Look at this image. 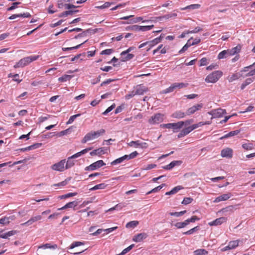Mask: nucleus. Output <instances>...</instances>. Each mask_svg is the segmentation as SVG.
Returning a JSON list of instances; mask_svg holds the SVG:
<instances>
[{
  "label": "nucleus",
  "mask_w": 255,
  "mask_h": 255,
  "mask_svg": "<svg viewBox=\"0 0 255 255\" xmlns=\"http://www.w3.org/2000/svg\"><path fill=\"white\" fill-rule=\"evenodd\" d=\"M183 127V123L182 121H180L176 123H173L172 129H173V132H177L179 129Z\"/></svg>",
  "instance_id": "412c9836"
},
{
  "label": "nucleus",
  "mask_w": 255,
  "mask_h": 255,
  "mask_svg": "<svg viewBox=\"0 0 255 255\" xmlns=\"http://www.w3.org/2000/svg\"><path fill=\"white\" fill-rule=\"evenodd\" d=\"M163 117L164 115L160 113L155 114L148 120V123L152 125L158 124L163 121Z\"/></svg>",
  "instance_id": "7ed1b4c3"
},
{
  "label": "nucleus",
  "mask_w": 255,
  "mask_h": 255,
  "mask_svg": "<svg viewBox=\"0 0 255 255\" xmlns=\"http://www.w3.org/2000/svg\"><path fill=\"white\" fill-rule=\"evenodd\" d=\"M162 38V37L161 35H160L159 37H157L151 41H147L148 48L147 49V51H148L152 47L159 43L161 41Z\"/></svg>",
  "instance_id": "dca6fc26"
},
{
  "label": "nucleus",
  "mask_w": 255,
  "mask_h": 255,
  "mask_svg": "<svg viewBox=\"0 0 255 255\" xmlns=\"http://www.w3.org/2000/svg\"><path fill=\"white\" fill-rule=\"evenodd\" d=\"M106 164L102 160H100L94 162L85 168V170L93 171L98 169L102 166L105 165Z\"/></svg>",
  "instance_id": "39448f33"
},
{
  "label": "nucleus",
  "mask_w": 255,
  "mask_h": 255,
  "mask_svg": "<svg viewBox=\"0 0 255 255\" xmlns=\"http://www.w3.org/2000/svg\"><path fill=\"white\" fill-rule=\"evenodd\" d=\"M77 195V192L68 193L67 194H66L60 196L59 197V198L60 199H65V198H69V197H71L75 196H76Z\"/></svg>",
  "instance_id": "a18cd8bd"
},
{
  "label": "nucleus",
  "mask_w": 255,
  "mask_h": 255,
  "mask_svg": "<svg viewBox=\"0 0 255 255\" xmlns=\"http://www.w3.org/2000/svg\"><path fill=\"white\" fill-rule=\"evenodd\" d=\"M78 205V202L77 201H72L68 203H67L65 205H64L63 207L58 209V210H61L66 209L67 208H74L75 207H76Z\"/></svg>",
  "instance_id": "a211bd4d"
},
{
  "label": "nucleus",
  "mask_w": 255,
  "mask_h": 255,
  "mask_svg": "<svg viewBox=\"0 0 255 255\" xmlns=\"http://www.w3.org/2000/svg\"><path fill=\"white\" fill-rule=\"evenodd\" d=\"M128 145L129 146H133L135 148H137L139 147V140L131 141L130 142L128 143Z\"/></svg>",
  "instance_id": "13d9d810"
},
{
  "label": "nucleus",
  "mask_w": 255,
  "mask_h": 255,
  "mask_svg": "<svg viewBox=\"0 0 255 255\" xmlns=\"http://www.w3.org/2000/svg\"><path fill=\"white\" fill-rule=\"evenodd\" d=\"M233 150L230 148H226L222 150L221 155L223 157L232 158L233 156Z\"/></svg>",
  "instance_id": "6e6552de"
},
{
  "label": "nucleus",
  "mask_w": 255,
  "mask_h": 255,
  "mask_svg": "<svg viewBox=\"0 0 255 255\" xmlns=\"http://www.w3.org/2000/svg\"><path fill=\"white\" fill-rule=\"evenodd\" d=\"M125 207V205L123 203L117 204L115 207L110 208L109 211H113L114 210H120Z\"/></svg>",
  "instance_id": "8fccbe9b"
},
{
  "label": "nucleus",
  "mask_w": 255,
  "mask_h": 255,
  "mask_svg": "<svg viewBox=\"0 0 255 255\" xmlns=\"http://www.w3.org/2000/svg\"><path fill=\"white\" fill-rule=\"evenodd\" d=\"M203 107L202 103L198 104L188 109L186 111L187 115L189 116L194 114L196 111L200 110Z\"/></svg>",
  "instance_id": "0eeeda50"
},
{
  "label": "nucleus",
  "mask_w": 255,
  "mask_h": 255,
  "mask_svg": "<svg viewBox=\"0 0 255 255\" xmlns=\"http://www.w3.org/2000/svg\"><path fill=\"white\" fill-rule=\"evenodd\" d=\"M72 77L73 76L72 75L65 74L59 77L58 80L60 82H64L70 80Z\"/></svg>",
  "instance_id": "c756f323"
},
{
  "label": "nucleus",
  "mask_w": 255,
  "mask_h": 255,
  "mask_svg": "<svg viewBox=\"0 0 255 255\" xmlns=\"http://www.w3.org/2000/svg\"><path fill=\"white\" fill-rule=\"evenodd\" d=\"M153 26H154L153 25H147V26H139V31H148V30L151 29L153 27Z\"/></svg>",
  "instance_id": "09e8293b"
},
{
  "label": "nucleus",
  "mask_w": 255,
  "mask_h": 255,
  "mask_svg": "<svg viewBox=\"0 0 255 255\" xmlns=\"http://www.w3.org/2000/svg\"><path fill=\"white\" fill-rule=\"evenodd\" d=\"M138 224V222L137 221H132L126 224L127 228H134Z\"/></svg>",
  "instance_id": "de8ad7c7"
},
{
  "label": "nucleus",
  "mask_w": 255,
  "mask_h": 255,
  "mask_svg": "<svg viewBox=\"0 0 255 255\" xmlns=\"http://www.w3.org/2000/svg\"><path fill=\"white\" fill-rule=\"evenodd\" d=\"M193 199L190 197L184 198L182 202V204L184 205H187L191 203L193 201Z\"/></svg>",
  "instance_id": "4d7b16f0"
},
{
  "label": "nucleus",
  "mask_w": 255,
  "mask_h": 255,
  "mask_svg": "<svg viewBox=\"0 0 255 255\" xmlns=\"http://www.w3.org/2000/svg\"><path fill=\"white\" fill-rule=\"evenodd\" d=\"M41 218H42V217L40 215L33 217L31 218L27 222L21 224V226H29V225L32 224L34 222L41 220Z\"/></svg>",
  "instance_id": "4468645a"
},
{
  "label": "nucleus",
  "mask_w": 255,
  "mask_h": 255,
  "mask_svg": "<svg viewBox=\"0 0 255 255\" xmlns=\"http://www.w3.org/2000/svg\"><path fill=\"white\" fill-rule=\"evenodd\" d=\"M254 81V78H248L247 79L245 82L243 83L242 85H241V88L242 90H243L245 88V87L249 85L250 84H251L252 82H253Z\"/></svg>",
  "instance_id": "a19ab883"
},
{
  "label": "nucleus",
  "mask_w": 255,
  "mask_h": 255,
  "mask_svg": "<svg viewBox=\"0 0 255 255\" xmlns=\"http://www.w3.org/2000/svg\"><path fill=\"white\" fill-rule=\"evenodd\" d=\"M107 187V185L104 183L97 184L90 189V191H94L98 189H104Z\"/></svg>",
  "instance_id": "7c9ffc66"
},
{
  "label": "nucleus",
  "mask_w": 255,
  "mask_h": 255,
  "mask_svg": "<svg viewBox=\"0 0 255 255\" xmlns=\"http://www.w3.org/2000/svg\"><path fill=\"white\" fill-rule=\"evenodd\" d=\"M193 39V37H191L187 41V43L182 47V48L179 51V53H182L187 50L188 47L191 46V41Z\"/></svg>",
  "instance_id": "473e14b6"
},
{
  "label": "nucleus",
  "mask_w": 255,
  "mask_h": 255,
  "mask_svg": "<svg viewBox=\"0 0 255 255\" xmlns=\"http://www.w3.org/2000/svg\"><path fill=\"white\" fill-rule=\"evenodd\" d=\"M94 139H95V138L93 134V132H92V131H90L85 135V136L82 139L81 142L82 143H85L87 141Z\"/></svg>",
  "instance_id": "f3484780"
},
{
  "label": "nucleus",
  "mask_w": 255,
  "mask_h": 255,
  "mask_svg": "<svg viewBox=\"0 0 255 255\" xmlns=\"http://www.w3.org/2000/svg\"><path fill=\"white\" fill-rule=\"evenodd\" d=\"M200 230V227L198 226H196L195 227L189 230V231L184 232L183 234L184 235H191L194 233L199 231Z\"/></svg>",
  "instance_id": "79ce46f5"
},
{
  "label": "nucleus",
  "mask_w": 255,
  "mask_h": 255,
  "mask_svg": "<svg viewBox=\"0 0 255 255\" xmlns=\"http://www.w3.org/2000/svg\"><path fill=\"white\" fill-rule=\"evenodd\" d=\"M38 58V55H32L26 57H24L20 59L16 64L14 65L13 67L14 68L23 67L29 64L32 61L37 60Z\"/></svg>",
  "instance_id": "f257e3e1"
},
{
  "label": "nucleus",
  "mask_w": 255,
  "mask_h": 255,
  "mask_svg": "<svg viewBox=\"0 0 255 255\" xmlns=\"http://www.w3.org/2000/svg\"><path fill=\"white\" fill-rule=\"evenodd\" d=\"M57 248V245L56 244H54L53 245H51L50 244H46L44 245H42L41 246H39V249H55Z\"/></svg>",
  "instance_id": "72a5a7b5"
},
{
  "label": "nucleus",
  "mask_w": 255,
  "mask_h": 255,
  "mask_svg": "<svg viewBox=\"0 0 255 255\" xmlns=\"http://www.w3.org/2000/svg\"><path fill=\"white\" fill-rule=\"evenodd\" d=\"M232 196V194L231 193H228L227 194H224L219 196L214 201V203H218L222 201H226L229 199Z\"/></svg>",
  "instance_id": "ddd939ff"
},
{
  "label": "nucleus",
  "mask_w": 255,
  "mask_h": 255,
  "mask_svg": "<svg viewBox=\"0 0 255 255\" xmlns=\"http://www.w3.org/2000/svg\"><path fill=\"white\" fill-rule=\"evenodd\" d=\"M226 113V110L221 108L213 110L209 112V114L212 115L214 118L221 117Z\"/></svg>",
  "instance_id": "423d86ee"
},
{
  "label": "nucleus",
  "mask_w": 255,
  "mask_h": 255,
  "mask_svg": "<svg viewBox=\"0 0 255 255\" xmlns=\"http://www.w3.org/2000/svg\"><path fill=\"white\" fill-rule=\"evenodd\" d=\"M241 49V46L238 45L231 49H228V50L229 52V55H230V56H232L237 53H238L240 51Z\"/></svg>",
  "instance_id": "5701e85b"
},
{
  "label": "nucleus",
  "mask_w": 255,
  "mask_h": 255,
  "mask_svg": "<svg viewBox=\"0 0 255 255\" xmlns=\"http://www.w3.org/2000/svg\"><path fill=\"white\" fill-rule=\"evenodd\" d=\"M240 132V130H235L234 131H230L228 133L225 134L223 136L221 137L220 138V139H222L224 138H227L231 136H233L234 135H237Z\"/></svg>",
  "instance_id": "c85d7f7f"
},
{
  "label": "nucleus",
  "mask_w": 255,
  "mask_h": 255,
  "mask_svg": "<svg viewBox=\"0 0 255 255\" xmlns=\"http://www.w3.org/2000/svg\"><path fill=\"white\" fill-rule=\"evenodd\" d=\"M138 154V152L136 151H135L132 153H131L129 155H126L127 157V160H129L131 159H133L135 158Z\"/></svg>",
  "instance_id": "6e6d98bb"
},
{
  "label": "nucleus",
  "mask_w": 255,
  "mask_h": 255,
  "mask_svg": "<svg viewBox=\"0 0 255 255\" xmlns=\"http://www.w3.org/2000/svg\"><path fill=\"white\" fill-rule=\"evenodd\" d=\"M189 224L188 223V221L187 220H185L184 222H177L176 223L174 226L178 229H181V228H184L185 227H186L187 225H188Z\"/></svg>",
  "instance_id": "2f4dec72"
},
{
  "label": "nucleus",
  "mask_w": 255,
  "mask_h": 255,
  "mask_svg": "<svg viewBox=\"0 0 255 255\" xmlns=\"http://www.w3.org/2000/svg\"><path fill=\"white\" fill-rule=\"evenodd\" d=\"M175 90V87L174 86V84L171 85L170 87H169L168 88L164 90V93H168L172 92Z\"/></svg>",
  "instance_id": "680f3d73"
},
{
  "label": "nucleus",
  "mask_w": 255,
  "mask_h": 255,
  "mask_svg": "<svg viewBox=\"0 0 255 255\" xmlns=\"http://www.w3.org/2000/svg\"><path fill=\"white\" fill-rule=\"evenodd\" d=\"M229 56H231L230 55H229V52L228 50H223L219 53L218 55V58L219 59H222L224 58H226Z\"/></svg>",
  "instance_id": "393cba45"
},
{
  "label": "nucleus",
  "mask_w": 255,
  "mask_h": 255,
  "mask_svg": "<svg viewBox=\"0 0 255 255\" xmlns=\"http://www.w3.org/2000/svg\"><path fill=\"white\" fill-rule=\"evenodd\" d=\"M92 149V147H88V148H85L82 150H81V151L80 152H78L74 154H73V155H72V157L73 158H78L80 156H81V155L86 153L87 152H88L89 151L91 150V149Z\"/></svg>",
  "instance_id": "aec40b11"
},
{
  "label": "nucleus",
  "mask_w": 255,
  "mask_h": 255,
  "mask_svg": "<svg viewBox=\"0 0 255 255\" xmlns=\"http://www.w3.org/2000/svg\"><path fill=\"white\" fill-rule=\"evenodd\" d=\"M135 95H136L135 93V92L133 90V91L129 92L128 94L126 95L125 96V98L127 100H129L130 98H131L132 97H133V96H134Z\"/></svg>",
  "instance_id": "774afa93"
},
{
  "label": "nucleus",
  "mask_w": 255,
  "mask_h": 255,
  "mask_svg": "<svg viewBox=\"0 0 255 255\" xmlns=\"http://www.w3.org/2000/svg\"><path fill=\"white\" fill-rule=\"evenodd\" d=\"M17 233L16 231L12 230L3 234L0 235V237L2 239H7L9 237L12 236Z\"/></svg>",
  "instance_id": "bb28decb"
},
{
  "label": "nucleus",
  "mask_w": 255,
  "mask_h": 255,
  "mask_svg": "<svg viewBox=\"0 0 255 255\" xmlns=\"http://www.w3.org/2000/svg\"><path fill=\"white\" fill-rule=\"evenodd\" d=\"M200 7L199 4H193L181 8V10L198 9Z\"/></svg>",
  "instance_id": "ea45409f"
},
{
  "label": "nucleus",
  "mask_w": 255,
  "mask_h": 255,
  "mask_svg": "<svg viewBox=\"0 0 255 255\" xmlns=\"http://www.w3.org/2000/svg\"><path fill=\"white\" fill-rule=\"evenodd\" d=\"M191 131L190 130L189 127L186 128L181 131V132L178 135V137L180 138L183 136H184L188 134L189 133H190Z\"/></svg>",
  "instance_id": "cd10ccee"
},
{
  "label": "nucleus",
  "mask_w": 255,
  "mask_h": 255,
  "mask_svg": "<svg viewBox=\"0 0 255 255\" xmlns=\"http://www.w3.org/2000/svg\"><path fill=\"white\" fill-rule=\"evenodd\" d=\"M177 16V14L175 12H170L169 13H168L167 14L164 15L163 16V18L165 19H168L170 18H173Z\"/></svg>",
  "instance_id": "052dcab7"
},
{
  "label": "nucleus",
  "mask_w": 255,
  "mask_h": 255,
  "mask_svg": "<svg viewBox=\"0 0 255 255\" xmlns=\"http://www.w3.org/2000/svg\"><path fill=\"white\" fill-rule=\"evenodd\" d=\"M182 162L181 160H174L172 161L170 164L164 166L162 168L165 170H171L175 166H179L182 164Z\"/></svg>",
  "instance_id": "f8f14e48"
},
{
  "label": "nucleus",
  "mask_w": 255,
  "mask_h": 255,
  "mask_svg": "<svg viewBox=\"0 0 255 255\" xmlns=\"http://www.w3.org/2000/svg\"><path fill=\"white\" fill-rule=\"evenodd\" d=\"M113 52V50L112 49H107L106 50H103L100 54L101 55H110Z\"/></svg>",
  "instance_id": "69168bd1"
},
{
  "label": "nucleus",
  "mask_w": 255,
  "mask_h": 255,
  "mask_svg": "<svg viewBox=\"0 0 255 255\" xmlns=\"http://www.w3.org/2000/svg\"><path fill=\"white\" fill-rule=\"evenodd\" d=\"M195 255H207L208 251L203 249H197L194 252Z\"/></svg>",
  "instance_id": "4c0bfd02"
},
{
  "label": "nucleus",
  "mask_w": 255,
  "mask_h": 255,
  "mask_svg": "<svg viewBox=\"0 0 255 255\" xmlns=\"http://www.w3.org/2000/svg\"><path fill=\"white\" fill-rule=\"evenodd\" d=\"M227 221V218L225 217H220L219 218L216 219L215 220L209 222L208 223V225L210 226H218L226 222Z\"/></svg>",
  "instance_id": "9b49d317"
},
{
  "label": "nucleus",
  "mask_w": 255,
  "mask_h": 255,
  "mask_svg": "<svg viewBox=\"0 0 255 255\" xmlns=\"http://www.w3.org/2000/svg\"><path fill=\"white\" fill-rule=\"evenodd\" d=\"M92 132H93V134L95 137V138L98 137L99 136H100L101 135L104 134L105 132V130L104 129H101L100 130H97V131H91Z\"/></svg>",
  "instance_id": "c03bdc74"
},
{
  "label": "nucleus",
  "mask_w": 255,
  "mask_h": 255,
  "mask_svg": "<svg viewBox=\"0 0 255 255\" xmlns=\"http://www.w3.org/2000/svg\"><path fill=\"white\" fill-rule=\"evenodd\" d=\"M74 159L72 156L69 157L67 158V161L65 164V169H67L72 167L75 164L74 161L72 160Z\"/></svg>",
  "instance_id": "a878e982"
},
{
  "label": "nucleus",
  "mask_w": 255,
  "mask_h": 255,
  "mask_svg": "<svg viewBox=\"0 0 255 255\" xmlns=\"http://www.w3.org/2000/svg\"><path fill=\"white\" fill-rule=\"evenodd\" d=\"M183 189V187L182 186H177L173 188L171 191L169 192H167L165 193L166 195H173L177 192H178L179 190Z\"/></svg>",
  "instance_id": "b1692460"
},
{
  "label": "nucleus",
  "mask_w": 255,
  "mask_h": 255,
  "mask_svg": "<svg viewBox=\"0 0 255 255\" xmlns=\"http://www.w3.org/2000/svg\"><path fill=\"white\" fill-rule=\"evenodd\" d=\"M116 107V105L115 104H113L110 107L108 108L103 113V115H106L109 112H110L112 110H113Z\"/></svg>",
  "instance_id": "0e129e2a"
},
{
  "label": "nucleus",
  "mask_w": 255,
  "mask_h": 255,
  "mask_svg": "<svg viewBox=\"0 0 255 255\" xmlns=\"http://www.w3.org/2000/svg\"><path fill=\"white\" fill-rule=\"evenodd\" d=\"M186 115V112L184 113L183 112L178 111L174 113L172 115V117L176 119H181L185 117Z\"/></svg>",
  "instance_id": "4be33fe9"
},
{
  "label": "nucleus",
  "mask_w": 255,
  "mask_h": 255,
  "mask_svg": "<svg viewBox=\"0 0 255 255\" xmlns=\"http://www.w3.org/2000/svg\"><path fill=\"white\" fill-rule=\"evenodd\" d=\"M84 245V243L81 242H75L73 243L70 246V249H72L76 247L80 246L81 245Z\"/></svg>",
  "instance_id": "e2e57ef3"
},
{
  "label": "nucleus",
  "mask_w": 255,
  "mask_h": 255,
  "mask_svg": "<svg viewBox=\"0 0 255 255\" xmlns=\"http://www.w3.org/2000/svg\"><path fill=\"white\" fill-rule=\"evenodd\" d=\"M222 75L223 72L221 71H214L206 77L205 81L208 83H216Z\"/></svg>",
  "instance_id": "f03ea898"
},
{
  "label": "nucleus",
  "mask_w": 255,
  "mask_h": 255,
  "mask_svg": "<svg viewBox=\"0 0 255 255\" xmlns=\"http://www.w3.org/2000/svg\"><path fill=\"white\" fill-rule=\"evenodd\" d=\"M174 86L175 87V89H182L184 88H186L188 86V83H174Z\"/></svg>",
  "instance_id": "e433bc0d"
},
{
  "label": "nucleus",
  "mask_w": 255,
  "mask_h": 255,
  "mask_svg": "<svg viewBox=\"0 0 255 255\" xmlns=\"http://www.w3.org/2000/svg\"><path fill=\"white\" fill-rule=\"evenodd\" d=\"M122 61H127L132 59L134 57V55L129 53H128V54H126V55L124 56H122Z\"/></svg>",
  "instance_id": "49530a36"
},
{
  "label": "nucleus",
  "mask_w": 255,
  "mask_h": 255,
  "mask_svg": "<svg viewBox=\"0 0 255 255\" xmlns=\"http://www.w3.org/2000/svg\"><path fill=\"white\" fill-rule=\"evenodd\" d=\"M241 76L242 75L239 73H235L229 77L228 80L230 82H232L236 80L239 79Z\"/></svg>",
  "instance_id": "f704fd0d"
},
{
  "label": "nucleus",
  "mask_w": 255,
  "mask_h": 255,
  "mask_svg": "<svg viewBox=\"0 0 255 255\" xmlns=\"http://www.w3.org/2000/svg\"><path fill=\"white\" fill-rule=\"evenodd\" d=\"M134 91L136 95H141L147 91V88L142 85H139L134 87Z\"/></svg>",
  "instance_id": "9d476101"
},
{
  "label": "nucleus",
  "mask_w": 255,
  "mask_h": 255,
  "mask_svg": "<svg viewBox=\"0 0 255 255\" xmlns=\"http://www.w3.org/2000/svg\"><path fill=\"white\" fill-rule=\"evenodd\" d=\"M105 153V148L104 147L99 148L98 149H95L90 153L91 156L98 155L100 156Z\"/></svg>",
  "instance_id": "6ab92c4d"
},
{
  "label": "nucleus",
  "mask_w": 255,
  "mask_h": 255,
  "mask_svg": "<svg viewBox=\"0 0 255 255\" xmlns=\"http://www.w3.org/2000/svg\"><path fill=\"white\" fill-rule=\"evenodd\" d=\"M239 241L238 240L232 241H230L228 245L230 249L232 250L235 249L239 246Z\"/></svg>",
  "instance_id": "37998d69"
},
{
  "label": "nucleus",
  "mask_w": 255,
  "mask_h": 255,
  "mask_svg": "<svg viewBox=\"0 0 255 255\" xmlns=\"http://www.w3.org/2000/svg\"><path fill=\"white\" fill-rule=\"evenodd\" d=\"M86 42H87V40H86L82 43L77 45V46L71 47H66V48L63 47L62 49L63 51H66L72 50H74V49H77L79 48L84 43H86Z\"/></svg>",
  "instance_id": "58836bf2"
},
{
  "label": "nucleus",
  "mask_w": 255,
  "mask_h": 255,
  "mask_svg": "<svg viewBox=\"0 0 255 255\" xmlns=\"http://www.w3.org/2000/svg\"><path fill=\"white\" fill-rule=\"evenodd\" d=\"M80 116H81V114H78L74 115L73 116H71L70 117L69 120L67 122V124L69 125V124H72L76 118H78V117H80Z\"/></svg>",
  "instance_id": "864d4df0"
},
{
  "label": "nucleus",
  "mask_w": 255,
  "mask_h": 255,
  "mask_svg": "<svg viewBox=\"0 0 255 255\" xmlns=\"http://www.w3.org/2000/svg\"><path fill=\"white\" fill-rule=\"evenodd\" d=\"M10 218L4 217L0 219V224L2 225H8L9 223Z\"/></svg>",
  "instance_id": "5fc2aeb1"
},
{
  "label": "nucleus",
  "mask_w": 255,
  "mask_h": 255,
  "mask_svg": "<svg viewBox=\"0 0 255 255\" xmlns=\"http://www.w3.org/2000/svg\"><path fill=\"white\" fill-rule=\"evenodd\" d=\"M66 0H58V7L59 8H63V6H64L65 8L67 9H70L72 8H77L79 6H76L72 4L66 3L64 4L63 3Z\"/></svg>",
  "instance_id": "1a4fd4ad"
},
{
  "label": "nucleus",
  "mask_w": 255,
  "mask_h": 255,
  "mask_svg": "<svg viewBox=\"0 0 255 255\" xmlns=\"http://www.w3.org/2000/svg\"><path fill=\"white\" fill-rule=\"evenodd\" d=\"M186 212V210L182 211L179 212H170L169 214L171 216H173L175 217H180L183 215Z\"/></svg>",
  "instance_id": "603ef678"
},
{
  "label": "nucleus",
  "mask_w": 255,
  "mask_h": 255,
  "mask_svg": "<svg viewBox=\"0 0 255 255\" xmlns=\"http://www.w3.org/2000/svg\"><path fill=\"white\" fill-rule=\"evenodd\" d=\"M147 237V235L146 234L144 233H140L134 236L132 239V240L135 242H140L143 239H146Z\"/></svg>",
  "instance_id": "2eb2a0df"
},
{
  "label": "nucleus",
  "mask_w": 255,
  "mask_h": 255,
  "mask_svg": "<svg viewBox=\"0 0 255 255\" xmlns=\"http://www.w3.org/2000/svg\"><path fill=\"white\" fill-rule=\"evenodd\" d=\"M127 29L130 30L134 31H139V25H133L128 26L127 28Z\"/></svg>",
  "instance_id": "bf43d9fd"
},
{
  "label": "nucleus",
  "mask_w": 255,
  "mask_h": 255,
  "mask_svg": "<svg viewBox=\"0 0 255 255\" xmlns=\"http://www.w3.org/2000/svg\"><path fill=\"white\" fill-rule=\"evenodd\" d=\"M134 246V244H132V245H130L128 248H127L125 249H124L122 252V253H121L120 254H118L117 255H125L126 254L128 253L129 251H130L133 248V247Z\"/></svg>",
  "instance_id": "3c124183"
},
{
  "label": "nucleus",
  "mask_w": 255,
  "mask_h": 255,
  "mask_svg": "<svg viewBox=\"0 0 255 255\" xmlns=\"http://www.w3.org/2000/svg\"><path fill=\"white\" fill-rule=\"evenodd\" d=\"M42 144L41 143H36L31 145L29 146V148H30L31 150L38 148L41 147L42 146Z\"/></svg>",
  "instance_id": "338daca9"
},
{
  "label": "nucleus",
  "mask_w": 255,
  "mask_h": 255,
  "mask_svg": "<svg viewBox=\"0 0 255 255\" xmlns=\"http://www.w3.org/2000/svg\"><path fill=\"white\" fill-rule=\"evenodd\" d=\"M66 160L63 159L59 162L56 163L52 165L51 167V169L53 170L57 171L59 172H62L65 169Z\"/></svg>",
  "instance_id": "20e7f679"
},
{
  "label": "nucleus",
  "mask_w": 255,
  "mask_h": 255,
  "mask_svg": "<svg viewBox=\"0 0 255 255\" xmlns=\"http://www.w3.org/2000/svg\"><path fill=\"white\" fill-rule=\"evenodd\" d=\"M127 157L126 156V155H125L124 156L114 160L113 161H112L111 162V165H116L117 164L121 163L123 161L127 160Z\"/></svg>",
  "instance_id": "c9c22d12"
}]
</instances>
